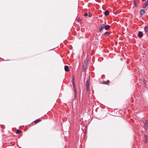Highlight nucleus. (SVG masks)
<instances>
[{
    "instance_id": "obj_16",
    "label": "nucleus",
    "mask_w": 148,
    "mask_h": 148,
    "mask_svg": "<svg viewBox=\"0 0 148 148\" xmlns=\"http://www.w3.org/2000/svg\"><path fill=\"white\" fill-rule=\"evenodd\" d=\"M143 122H145L144 123V125L145 127L147 126V123L146 122V121L145 120H144V121H143Z\"/></svg>"
},
{
    "instance_id": "obj_1",
    "label": "nucleus",
    "mask_w": 148,
    "mask_h": 148,
    "mask_svg": "<svg viewBox=\"0 0 148 148\" xmlns=\"http://www.w3.org/2000/svg\"><path fill=\"white\" fill-rule=\"evenodd\" d=\"M73 87H74V90L75 97H76V94H77V90H76V87L75 86V82H74V79H73Z\"/></svg>"
},
{
    "instance_id": "obj_7",
    "label": "nucleus",
    "mask_w": 148,
    "mask_h": 148,
    "mask_svg": "<svg viewBox=\"0 0 148 148\" xmlns=\"http://www.w3.org/2000/svg\"><path fill=\"white\" fill-rule=\"evenodd\" d=\"M64 70L66 71H69V66H64Z\"/></svg>"
},
{
    "instance_id": "obj_2",
    "label": "nucleus",
    "mask_w": 148,
    "mask_h": 148,
    "mask_svg": "<svg viewBox=\"0 0 148 148\" xmlns=\"http://www.w3.org/2000/svg\"><path fill=\"white\" fill-rule=\"evenodd\" d=\"M104 26L105 25L103 24H101V25L100 27L99 30V32H101L102 30L104 29Z\"/></svg>"
},
{
    "instance_id": "obj_12",
    "label": "nucleus",
    "mask_w": 148,
    "mask_h": 148,
    "mask_svg": "<svg viewBox=\"0 0 148 148\" xmlns=\"http://www.w3.org/2000/svg\"><path fill=\"white\" fill-rule=\"evenodd\" d=\"M144 30L145 32H148V27L147 26L145 27L144 28Z\"/></svg>"
},
{
    "instance_id": "obj_17",
    "label": "nucleus",
    "mask_w": 148,
    "mask_h": 148,
    "mask_svg": "<svg viewBox=\"0 0 148 148\" xmlns=\"http://www.w3.org/2000/svg\"><path fill=\"white\" fill-rule=\"evenodd\" d=\"M21 132V131L19 130H18L16 132V133L17 134H18L20 133Z\"/></svg>"
},
{
    "instance_id": "obj_21",
    "label": "nucleus",
    "mask_w": 148,
    "mask_h": 148,
    "mask_svg": "<svg viewBox=\"0 0 148 148\" xmlns=\"http://www.w3.org/2000/svg\"><path fill=\"white\" fill-rule=\"evenodd\" d=\"M120 59L121 61L123 60V59L122 58H121Z\"/></svg>"
},
{
    "instance_id": "obj_19",
    "label": "nucleus",
    "mask_w": 148,
    "mask_h": 148,
    "mask_svg": "<svg viewBox=\"0 0 148 148\" xmlns=\"http://www.w3.org/2000/svg\"><path fill=\"white\" fill-rule=\"evenodd\" d=\"M88 15V13H85L84 14V16L85 17H86V16H87Z\"/></svg>"
},
{
    "instance_id": "obj_5",
    "label": "nucleus",
    "mask_w": 148,
    "mask_h": 148,
    "mask_svg": "<svg viewBox=\"0 0 148 148\" xmlns=\"http://www.w3.org/2000/svg\"><path fill=\"white\" fill-rule=\"evenodd\" d=\"M143 34L141 32H139L138 34V36L139 37H141L143 36Z\"/></svg>"
},
{
    "instance_id": "obj_15",
    "label": "nucleus",
    "mask_w": 148,
    "mask_h": 148,
    "mask_svg": "<svg viewBox=\"0 0 148 148\" xmlns=\"http://www.w3.org/2000/svg\"><path fill=\"white\" fill-rule=\"evenodd\" d=\"M41 120L40 119H38L35 120V123H37L40 121Z\"/></svg>"
},
{
    "instance_id": "obj_6",
    "label": "nucleus",
    "mask_w": 148,
    "mask_h": 148,
    "mask_svg": "<svg viewBox=\"0 0 148 148\" xmlns=\"http://www.w3.org/2000/svg\"><path fill=\"white\" fill-rule=\"evenodd\" d=\"M110 26L108 25L104 26V29L106 30H108L110 28Z\"/></svg>"
},
{
    "instance_id": "obj_10",
    "label": "nucleus",
    "mask_w": 148,
    "mask_h": 148,
    "mask_svg": "<svg viewBox=\"0 0 148 148\" xmlns=\"http://www.w3.org/2000/svg\"><path fill=\"white\" fill-rule=\"evenodd\" d=\"M86 65H84L83 66V71L84 72L86 68Z\"/></svg>"
},
{
    "instance_id": "obj_13",
    "label": "nucleus",
    "mask_w": 148,
    "mask_h": 148,
    "mask_svg": "<svg viewBox=\"0 0 148 148\" xmlns=\"http://www.w3.org/2000/svg\"><path fill=\"white\" fill-rule=\"evenodd\" d=\"M104 34L106 36H108L109 35V33L108 32H107L105 33Z\"/></svg>"
},
{
    "instance_id": "obj_4",
    "label": "nucleus",
    "mask_w": 148,
    "mask_h": 148,
    "mask_svg": "<svg viewBox=\"0 0 148 148\" xmlns=\"http://www.w3.org/2000/svg\"><path fill=\"white\" fill-rule=\"evenodd\" d=\"M148 4V0L147 1L145 2L143 5V8H146L147 5Z\"/></svg>"
},
{
    "instance_id": "obj_3",
    "label": "nucleus",
    "mask_w": 148,
    "mask_h": 148,
    "mask_svg": "<svg viewBox=\"0 0 148 148\" xmlns=\"http://www.w3.org/2000/svg\"><path fill=\"white\" fill-rule=\"evenodd\" d=\"M86 86L87 90L88 91L89 89V83L88 80L86 81Z\"/></svg>"
},
{
    "instance_id": "obj_9",
    "label": "nucleus",
    "mask_w": 148,
    "mask_h": 148,
    "mask_svg": "<svg viewBox=\"0 0 148 148\" xmlns=\"http://www.w3.org/2000/svg\"><path fill=\"white\" fill-rule=\"evenodd\" d=\"M88 57H87L86 59V60H85V61H84V63L85 64L87 65V63L88 62Z\"/></svg>"
},
{
    "instance_id": "obj_14",
    "label": "nucleus",
    "mask_w": 148,
    "mask_h": 148,
    "mask_svg": "<svg viewBox=\"0 0 148 148\" xmlns=\"http://www.w3.org/2000/svg\"><path fill=\"white\" fill-rule=\"evenodd\" d=\"M133 3L134 4V5L136 6V7L137 6V4L135 0H134L133 1Z\"/></svg>"
},
{
    "instance_id": "obj_8",
    "label": "nucleus",
    "mask_w": 148,
    "mask_h": 148,
    "mask_svg": "<svg viewBox=\"0 0 148 148\" xmlns=\"http://www.w3.org/2000/svg\"><path fill=\"white\" fill-rule=\"evenodd\" d=\"M140 14L141 15H143L145 14V11L143 10H140Z\"/></svg>"
},
{
    "instance_id": "obj_18",
    "label": "nucleus",
    "mask_w": 148,
    "mask_h": 148,
    "mask_svg": "<svg viewBox=\"0 0 148 148\" xmlns=\"http://www.w3.org/2000/svg\"><path fill=\"white\" fill-rule=\"evenodd\" d=\"M92 14H90V13H89L88 16L89 17H91L92 16Z\"/></svg>"
},
{
    "instance_id": "obj_22",
    "label": "nucleus",
    "mask_w": 148,
    "mask_h": 148,
    "mask_svg": "<svg viewBox=\"0 0 148 148\" xmlns=\"http://www.w3.org/2000/svg\"><path fill=\"white\" fill-rule=\"evenodd\" d=\"M145 129H146V130H147V129L146 128H145Z\"/></svg>"
},
{
    "instance_id": "obj_11",
    "label": "nucleus",
    "mask_w": 148,
    "mask_h": 148,
    "mask_svg": "<svg viewBox=\"0 0 148 148\" xmlns=\"http://www.w3.org/2000/svg\"><path fill=\"white\" fill-rule=\"evenodd\" d=\"M105 15V16H107L109 14V12L108 10H107L105 11L104 12Z\"/></svg>"
},
{
    "instance_id": "obj_20",
    "label": "nucleus",
    "mask_w": 148,
    "mask_h": 148,
    "mask_svg": "<svg viewBox=\"0 0 148 148\" xmlns=\"http://www.w3.org/2000/svg\"><path fill=\"white\" fill-rule=\"evenodd\" d=\"M109 82V81H107V82H104V84H108V83Z\"/></svg>"
}]
</instances>
